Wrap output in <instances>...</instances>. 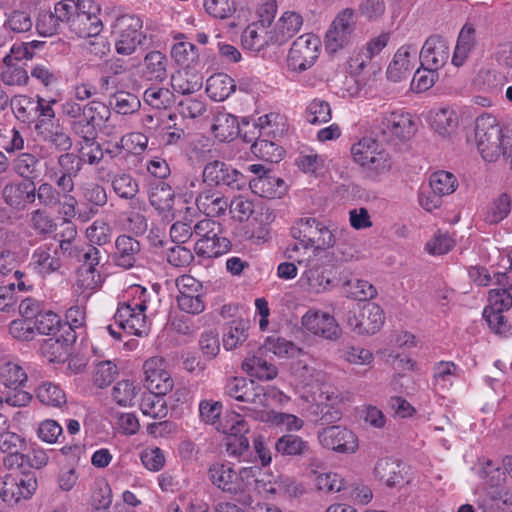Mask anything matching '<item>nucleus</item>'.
Returning <instances> with one entry per match:
<instances>
[{
  "label": "nucleus",
  "instance_id": "9b49d317",
  "mask_svg": "<svg viewBox=\"0 0 512 512\" xmlns=\"http://www.w3.org/2000/svg\"><path fill=\"white\" fill-rule=\"evenodd\" d=\"M203 183L213 187H228L231 190H242L246 184V177L223 161L208 162L202 172Z\"/></svg>",
  "mask_w": 512,
  "mask_h": 512
},
{
  "label": "nucleus",
  "instance_id": "a878e982",
  "mask_svg": "<svg viewBox=\"0 0 512 512\" xmlns=\"http://www.w3.org/2000/svg\"><path fill=\"white\" fill-rule=\"evenodd\" d=\"M249 186L255 194L269 199L281 198L287 189L284 180L270 172L251 179Z\"/></svg>",
  "mask_w": 512,
  "mask_h": 512
},
{
  "label": "nucleus",
  "instance_id": "7ed1b4c3",
  "mask_svg": "<svg viewBox=\"0 0 512 512\" xmlns=\"http://www.w3.org/2000/svg\"><path fill=\"white\" fill-rule=\"evenodd\" d=\"M475 140L482 158L488 162L496 161L504 155V134L497 119L490 114H482L476 119Z\"/></svg>",
  "mask_w": 512,
  "mask_h": 512
},
{
  "label": "nucleus",
  "instance_id": "338daca9",
  "mask_svg": "<svg viewBox=\"0 0 512 512\" xmlns=\"http://www.w3.org/2000/svg\"><path fill=\"white\" fill-rule=\"evenodd\" d=\"M117 374V367L114 363L109 360L100 361L96 364L93 380L96 386L104 388L114 381Z\"/></svg>",
  "mask_w": 512,
  "mask_h": 512
},
{
  "label": "nucleus",
  "instance_id": "680f3d73",
  "mask_svg": "<svg viewBox=\"0 0 512 512\" xmlns=\"http://www.w3.org/2000/svg\"><path fill=\"white\" fill-rule=\"evenodd\" d=\"M35 99L29 96H19L11 102L14 114L23 123H36L37 111H34Z\"/></svg>",
  "mask_w": 512,
  "mask_h": 512
},
{
  "label": "nucleus",
  "instance_id": "f03ea898",
  "mask_svg": "<svg viewBox=\"0 0 512 512\" xmlns=\"http://www.w3.org/2000/svg\"><path fill=\"white\" fill-rule=\"evenodd\" d=\"M194 233L198 238L194 251L199 257L217 258L230 251L231 241L224 235L220 222L205 218L194 225Z\"/></svg>",
  "mask_w": 512,
  "mask_h": 512
},
{
  "label": "nucleus",
  "instance_id": "de8ad7c7",
  "mask_svg": "<svg viewBox=\"0 0 512 512\" xmlns=\"http://www.w3.org/2000/svg\"><path fill=\"white\" fill-rule=\"evenodd\" d=\"M32 258L35 264V268L42 276L54 273L61 267L60 259L52 255L49 248L40 247L36 249Z\"/></svg>",
  "mask_w": 512,
  "mask_h": 512
},
{
  "label": "nucleus",
  "instance_id": "412c9836",
  "mask_svg": "<svg viewBox=\"0 0 512 512\" xmlns=\"http://www.w3.org/2000/svg\"><path fill=\"white\" fill-rule=\"evenodd\" d=\"M449 55L447 41L440 35H432L425 41L419 58L421 65L439 70L447 63Z\"/></svg>",
  "mask_w": 512,
  "mask_h": 512
},
{
  "label": "nucleus",
  "instance_id": "f704fd0d",
  "mask_svg": "<svg viewBox=\"0 0 512 512\" xmlns=\"http://www.w3.org/2000/svg\"><path fill=\"white\" fill-rule=\"evenodd\" d=\"M211 130L219 141L229 142L239 134V123L235 116L220 112L214 116Z\"/></svg>",
  "mask_w": 512,
  "mask_h": 512
},
{
  "label": "nucleus",
  "instance_id": "37998d69",
  "mask_svg": "<svg viewBox=\"0 0 512 512\" xmlns=\"http://www.w3.org/2000/svg\"><path fill=\"white\" fill-rule=\"evenodd\" d=\"M343 293L346 297L366 301L376 296L377 291L372 284L362 279H350L343 284Z\"/></svg>",
  "mask_w": 512,
  "mask_h": 512
},
{
  "label": "nucleus",
  "instance_id": "7c9ffc66",
  "mask_svg": "<svg viewBox=\"0 0 512 512\" xmlns=\"http://www.w3.org/2000/svg\"><path fill=\"white\" fill-rule=\"evenodd\" d=\"M66 335L60 337H51L43 341L40 346L41 354L50 362H60L68 354V347L75 342L76 335L74 333L65 332Z\"/></svg>",
  "mask_w": 512,
  "mask_h": 512
},
{
  "label": "nucleus",
  "instance_id": "2f4dec72",
  "mask_svg": "<svg viewBox=\"0 0 512 512\" xmlns=\"http://www.w3.org/2000/svg\"><path fill=\"white\" fill-rule=\"evenodd\" d=\"M168 58L160 51H150L144 57L143 76L149 81L163 82L168 77Z\"/></svg>",
  "mask_w": 512,
  "mask_h": 512
},
{
  "label": "nucleus",
  "instance_id": "e2e57ef3",
  "mask_svg": "<svg viewBox=\"0 0 512 512\" xmlns=\"http://www.w3.org/2000/svg\"><path fill=\"white\" fill-rule=\"evenodd\" d=\"M36 329L43 335H55L61 327V318L53 311H42L33 322Z\"/></svg>",
  "mask_w": 512,
  "mask_h": 512
},
{
  "label": "nucleus",
  "instance_id": "f8f14e48",
  "mask_svg": "<svg viewBox=\"0 0 512 512\" xmlns=\"http://www.w3.org/2000/svg\"><path fill=\"white\" fill-rule=\"evenodd\" d=\"M224 394L244 406L256 409L265 406V387L245 377H229L224 386Z\"/></svg>",
  "mask_w": 512,
  "mask_h": 512
},
{
  "label": "nucleus",
  "instance_id": "6ab92c4d",
  "mask_svg": "<svg viewBox=\"0 0 512 512\" xmlns=\"http://www.w3.org/2000/svg\"><path fill=\"white\" fill-rule=\"evenodd\" d=\"M4 203L12 209L21 211L36 200L34 182L10 181L4 185L2 192Z\"/></svg>",
  "mask_w": 512,
  "mask_h": 512
},
{
  "label": "nucleus",
  "instance_id": "cd10ccee",
  "mask_svg": "<svg viewBox=\"0 0 512 512\" xmlns=\"http://www.w3.org/2000/svg\"><path fill=\"white\" fill-rule=\"evenodd\" d=\"M417 48L413 45H404L400 47L394 55L393 61L387 69V76L389 79L397 82L408 74L413 65L411 58H416Z\"/></svg>",
  "mask_w": 512,
  "mask_h": 512
},
{
  "label": "nucleus",
  "instance_id": "ea45409f",
  "mask_svg": "<svg viewBox=\"0 0 512 512\" xmlns=\"http://www.w3.org/2000/svg\"><path fill=\"white\" fill-rule=\"evenodd\" d=\"M166 394H157L155 391L143 393L140 402V409L143 414L152 418H163L168 413V407L164 396Z\"/></svg>",
  "mask_w": 512,
  "mask_h": 512
},
{
  "label": "nucleus",
  "instance_id": "58836bf2",
  "mask_svg": "<svg viewBox=\"0 0 512 512\" xmlns=\"http://www.w3.org/2000/svg\"><path fill=\"white\" fill-rule=\"evenodd\" d=\"M149 202L159 213L169 212L174 205V191L167 183L159 182L151 187Z\"/></svg>",
  "mask_w": 512,
  "mask_h": 512
},
{
  "label": "nucleus",
  "instance_id": "aec40b11",
  "mask_svg": "<svg viewBox=\"0 0 512 512\" xmlns=\"http://www.w3.org/2000/svg\"><path fill=\"white\" fill-rule=\"evenodd\" d=\"M195 205L199 212L212 219L226 214L228 198L221 191L207 186L196 196Z\"/></svg>",
  "mask_w": 512,
  "mask_h": 512
},
{
  "label": "nucleus",
  "instance_id": "0e129e2a",
  "mask_svg": "<svg viewBox=\"0 0 512 512\" xmlns=\"http://www.w3.org/2000/svg\"><path fill=\"white\" fill-rule=\"evenodd\" d=\"M422 69H417L412 79V89L417 93L425 92L430 89L438 78L436 69L421 65Z\"/></svg>",
  "mask_w": 512,
  "mask_h": 512
},
{
  "label": "nucleus",
  "instance_id": "a19ab883",
  "mask_svg": "<svg viewBox=\"0 0 512 512\" xmlns=\"http://www.w3.org/2000/svg\"><path fill=\"white\" fill-rule=\"evenodd\" d=\"M249 322L244 319L232 320L223 335L225 349L232 350L248 338Z\"/></svg>",
  "mask_w": 512,
  "mask_h": 512
},
{
  "label": "nucleus",
  "instance_id": "c9c22d12",
  "mask_svg": "<svg viewBox=\"0 0 512 512\" xmlns=\"http://www.w3.org/2000/svg\"><path fill=\"white\" fill-rule=\"evenodd\" d=\"M374 476L388 487H394L404 481L401 464L390 458L377 461Z\"/></svg>",
  "mask_w": 512,
  "mask_h": 512
},
{
  "label": "nucleus",
  "instance_id": "09e8293b",
  "mask_svg": "<svg viewBox=\"0 0 512 512\" xmlns=\"http://www.w3.org/2000/svg\"><path fill=\"white\" fill-rule=\"evenodd\" d=\"M70 26L81 37L97 36L102 29V22L98 14L76 15Z\"/></svg>",
  "mask_w": 512,
  "mask_h": 512
},
{
  "label": "nucleus",
  "instance_id": "4468645a",
  "mask_svg": "<svg viewBox=\"0 0 512 512\" xmlns=\"http://www.w3.org/2000/svg\"><path fill=\"white\" fill-rule=\"evenodd\" d=\"M37 486V479L32 473L23 474L21 477L8 474L0 478V497L8 505L13 506L21 499H30Z\"/></svg>",
  "mask_w": 512,
  "mask_h": 512
},
{
  "label": "nucleus",
  "instance_id": "052dcab7",
  "mask_svg": "<svg viewBox=\"0 0 512 512\" xmlns=\"http://www.w3.org/2000/svg\"><path fill=\"white\" fill-rule=\"evenodd\" d=\"M90 504L92 510H110L112 504V491L109 484L103 480L95 483L92 490Z\"/></svg>",
  "mask_w": 512,
  "mask_h": 512
},
{
  "label": "nucleus",
  "instance_id": "6e6552de",
  "mask_svg": "<svg viewBox=\"0 0 512 512\" xmlns=\"http://www.w3.org/2000/svg\"><path fill=\"white\" fill-rule=\"evenodd\" d=\"M385 316L382 308L376 303L367 302L358 309L349 310L346 325L360 336L374 335L383 326Z\"/></svg>",
  "mask_w": 512,
  "mask_h": 512
},
{
  "label": "nucleus",
  "instance_id": "4c0bfd02",
  "mask_svg": "<svg viewBox=\"0 0 512 512\" xmlns=\"http://www.w3.org/2000/svg\"><path fill=\"white\" fill-rule=\"evenodd\" d=\"M251 152L259 159L271 163H278L282 160L284 150L270 137L258 135L251 145Z\"/></svg>",
  "mask_w": 512,
  "mask_h": 512
},
{
  "label": "nucleus",
  "instance_id": "f257e3e1",
  "mask_svg": "<svg viewBox=\"0 0 512 512\" xmlns=\"http://www.w3.org/2000/svg\"><path fill=\"white\" fill-rule=\"evenodd\" d=\"M258 472L257 467H243L236 471L229 463L215 462L209 466L207 476L223 493L236 496L246 491Z\"/></svg>",
  "mask_w": 512,
  "mask_h": 512
},
{
  "label": "nucleus",
  "instance_id": "603ef678",
  "mask_svg": "<svg viewBox=\"0 0 512 512\" xmlns=\"http://www.w3.org/2000/svg\"><path fill=\"white\" fill-rule=\"evenodd\" d=\"M82 195L92 214L98 213L99 208L105 206L108 201L106 189L97 183L87 184L83 188Z\"/></svg>",
  "mask_w": 512,
  "mask_h": 512
},
{
  "label": "nucleus",
  "instance_id": "393cba45",
  "mask_svg": "<svg viewBox=\"0 0 512 512\" xmlns=\"http://www.w3.org/2000/svg\"><path fill=\"white\" fill-rule=\"evenodd\" d=\"M27 450L25 437L8 429L0 435V451L6 454L3 462L8 468H14L18 459H22L21 453Z\"/></svg>",
  "mask_w": 512,
  "mask_h": 512
},
{
  "label": "nucleus",
  "instance_id": "4be33fe9",
  "mask_svg": "<svg viewBox=\"0 0 512 512\" xmlns=\"http://www.w3.org/2000/svg\"><path fill=\"white\" fill-rule=\"evenodd\" d=\"M140 252V242L129 235L122 234L115 240V250L111 258L114 265L128 270L136 265Z\"/></svg>",
  "mask_w": 512,
  "mask_h": 512
},
{
  "label": "nucleus",
  "instance_id": "69168bd1",
  "mask_svg": "<svg viewBox=\"0 0 512 512\" xmlns=\"http://www.w3.org/2000/svg\"><path fill=\"white\" fill-rule=\"evenodd\" d=\"M167 262L177 268L189 266L194 260L193 252L182 244H175L166 252Z\"/></svg>",
  "mask_w": 512,
  "mask_h": 512
},
{
  "label": "nucleus",
  "instance_id": "c85d7f7f",
  "mask_svg": "<svg viewBox=\"0 0 512 512\" xmlns=\"http://www.w3.org/2000/svg\"><path fill=\"white\" fill-rule=\"evenodd\" d=\"M277 454L288 457H306L311 454V446L301 436L287 433L279 437L274 443Z\"/></svg>",
  "mask_w": 512,
  "mask_h": 512
},
{
  "label": "nucleus",
  "instance_id": "39448f33",
  "mask_svg": "<svg viewBox=\"0 0 512 512\" xmlns=\"http://www.w3.org/2000/svg\"><path fill=\"white\" fill-rule=\"evenodd\" d=\"M291 235L305 248L326 250L334 246L336 239L332 231L314 217L301 218L291 228Z\"/></svg>",
  "mask_w": 512,
  "mask_h": 512
},
{
  "label": "nucleus",
  "instance_id": "c03bdc74",
  "mask_svg": "<svg viewBox=\"0 0 512 512\" xmlns=\"http://www.w3.org/2000/svg\"><path fill=\"white\" fill-rule=\"evenodd\" d=\"M0 381L8 389L22 388L27 382V374L20 365L7 362L0 368Z\"/></svg>",
  "mask_w": 512,
  "mask_h": 512
},
{
  "label": "nucleus",
  "instance_id": "0eeeda50",
  "mask_svg": "<svg viewBox=\"0 0 512 512\" xmlns=\"http://www.w3.org/2000/svg\"><path fill=\"white\" fill-rule=\"evenodd\" d=\"M110 115L109 107L103 102L90 101L83 105L82 115L75 120H71L70 128L76 136L88 144L97 137L96 126L100 122L107 121Z\"/></svg>",
  "mask_w": 512,
  "mask_h": 512
},
{
  "label": "nucleus",
  "instance_id": "49530a36",
  "mask_svg": "<svg viewBox=\"0 0 512 512\" xmlns=\"http://www.w3.org/2000/svg\"><path fill=\"white\" fill-rule=\"evenodd\" d=\"M458 186L456 177L447 171H437L431 174L429 179V187L437 193L441 198L445 195L453 193Z\"/></svg>",
  "mask_w": 512,
  "mask_h": 512
},
{
  "label": "nucleus",
  "instance_id": "774afa93",
  "mask_svg": "<svg viewBox=\"0 0 512 512\" xmlns=\"http://www.w3.org/2000/svg\"><path fill=\"white\" fill-rule=\"evenodd\" d=\"M83 164L84 159L69 151L63 152L57 158V165L59 167L58 172L74 177H77L80 174Z\"/></svg>",
  "mask_w": 512,
  "mask_h": 512
},
{
  "label": "nucleus",
  "instance_id": "423d86ee",
  "mask_svg": "<svg viewBox=\"0 0 512 512\" xmlns=\"http://www.w3.org/2000/svg\"><path fill=\"white\" fill-rule=\"evenodd\" d=\"M351 154L354 162L367 171L379 174L391 168L388 152L374 138H361L351 146Z\"/></svg>",
  "mask_w": 512,
  "mask_h": 512
},
{
  "label": "nucleus",
  "instance_id": "13d9d810",
  "mask_svg": "<svg viewBox=\"0 0 512 512\" xmlns=\"http://www.w3.org/2000/svg\"><path fill=\"white\" fill-rule=\"evenodd\" d=\"M306 119L311 124H322L329 122L331 120L330 104L322 99H313L307 105Z\"/></svg>",
  "mask_w": 512,
  "mask_h": 512
},
{
  "label": "nucleus",
  "instance_id": "e433bc0d",
  "mask_svg": "<svg viewBox=\"0 0 512 512\" xmlns=\"http://www.w3.org/2000/svg\"><path fill=\"white\" fill-rule=\"evenodd\" d=\"M235 89V81L225 73H217L207 79L206 92L214 101H224Z\"/></svg>",
  "mask_w": 512,
  "mask_h": 512
},
{
  "label": "nucleus",
  "instance_id": "5701e85b",
  "mask_svg": "<svg viewBox=\"0 0 512 512\" xmlns=\"http://www.w3.org/2000/svg\"><path fill=\"white\" fill-rule=\"evenodd\" d=\"M34 129L37 135L55 150L65 152L72 148V138L58 122L34 125Z\"/></svg>",
  "mask_w": 512,
  "mask_h": 512
},
{
  "label": "nucleus",
  "instance_id": "20e7f679",
  "mask_svg": "<svg viewBox=\"0 0 512 512\" xmlns=\"http://www.w3.org/2000/svg\"><path fill=\"white\" fill-rule=\"evenodd\" d=\"M139 293L137 300L120 304L115 315V322L119 328L129 335L138 337L146 336L149 333V324L145 312L149 309L148 292L144 287H137Z\"/></svg>",
  "mask_w": 512,
  "mask_h": 512
},
{
  "label": "nucleus",
  "instance_id": "4d7b16f0",
  "mask_svg": "<svg viewBox=\"0 0 512 512\" xmlns=\"http://www.w3.org/2000/svg\"><path fill=\"white\" fill-rule=\"evenodd\" d=\"M431 127L440 135H446L456 127V116L449 108H441L430 115Z\"/></svg>",
  "mask_w": 512,
  "mask_h": 512
},
{
  "label": "nucleus",
  "instance_id": "8fccbe9b",
  "mask_svg": "<svg viewBox=\"0 0 512 512\" xmlns=\"http://www.w3.org/2000/svg\"><path fill=\"white\" fill-rule=\"evenodd\" d=\"M36 396L40 402L53 407H61L66 404L64 391L51 382L41 384L36 390Z\"/></svg>",
  "mask_w": 512,
  "mask_h": 512
},
{
  "label": "nucleus",
  "instance_id": "f3484780",
  "mask_svg": "<svg viewBox=\"0 0 512 512\" xmlns=\"http://www.w3.org/2000/svg\"><path fill=\"white\" fill-rule=\"evenodd\" d=\"M144 385L148 391L167 394L173 388V380L166 370V362L162 357H151L143 364Z\"/></svg>",
  "mask_w": 512,
  "mask_h": 512
},
{
  "label": "nucleus",
  "instance_id": "864d4df0",
  "mask_svg": "<svg viewBox=\"0 0 512 512\" xmlns=\"http://www.w3.org/2000/svg\"><path fill=\"white\" fill-rule=\"evenodd\" d=\"M242 411H244L246 416L251 417L256 421H260L272 426H282L285 424V420L288 413L277 412L274 410H262L256 409L255 407L250 406H240Z\"/></svg>",
  "mask_w": 512,
  "mask_h": 512
},
{
  "label": "nucleus",
  "instance_id": "bf43d9fd",
  "mask_svg": "<svg viewBox=\"0 0 512 512\" xmlns=\"http://www.w3.org/2000/svg\"><path fill=\"white\" fill-rule=\"evenodd\" d=\"M113 102L110 104L114 106L118 114L129 115L137 112L141 106L138 97L132 93L120 91L116 92L113 97Z\"/></svg>",
  "mask_w": 512,
  "mask_h": 512
},
{
  "label": "nucleus",
  "instance_id": "2eb2a0df",
  "mask_svg": "<svg viewBox=\"0 0 512 512\" xmlns=\"http://www.w3.org/2000/svg\"><path fill=\"white\" fill-rule=\"evenodd\" d=\"M303 327L325 340L338 341L343 334L336 319L326 312L309 310L302 317Z\"/></svg>",
  "mask_w": 512,
  "mask_h": 512
},
{
  "label": "nucleus",
  "instance_id": "79ce46f5",
  "mask_svg": "<svg viewBox=\"0 0 512 512\" xmlns=\"http://www.w3.org/2000/svg\"><path fill=\"white\" fill-rule=\"evenodd\" d=\"M474 28L471 25H465L458 36V41L452 56V63L455 66H461L468 58V55L474 45Z\"/></svg>",
  "mask_w": 512,
  "mask_h": 512
},
{
  "label": "nucleus",
  "instance_id": "72a5a7b5",
  "mask_svg": "<svg viewBox=\"0 0 512 512\" xmlns=\"http://www.w3.org/2000/svg\"><path fill=\"white\" fill-rule=\"evenodd\" d=\"M113 192L123 200H133L139 193V183L128 172L108 173Z\"/></svg>",
  "mask_w": 512,
  "mask_h": 512
},
{
  "label": "nucleus",
  "instance_id": "dca6fc26",
  "mask_svg": "<svg viewBox=\"0 0 512 512\" xmlns=\"http://www.w3.org/2000/svg\"><path fill=\"white\" fill-rule=\"evenodd\" d=\"M320 444L338 453H354L358 449L356 435L346 427L329 426L318 432Z\"/></svg>",
  "mask_w": 512,
  "mask_h": 512
},
{
  "label": "nucleus",
  "instance_id": "bb28decb",
  "mask_svg": "<svg viewBox=\"0 0 512 512\" xmlns=\"http://www.w3.org/2000/svg\"><path fill=\"white\" fill-rule=\"evenodd\" d=\"M107 145L103 147L104 156H109L110 159L119 157L123 150H127L134 154L143 152L147 147V139L139 133H131L124 135L119 141L112 143L107 142Z\"/></svg>",
  "mask_w": 512,
  "mask_h": 512
},
{
  "label": "nucleus",
  "instance_id": "3c124183",
  "mask_svg": "<svg viewBox=\"0 0 512 512\" xmlns=\"http://www.w3.org/2000/svg\"><path fill=\"white\" fill-rule=\"evenodd\" d=\"M143 99L152 108L167 109L174 103V94L168 88L150 87L145 90Z\"/></svg>",
  "mask_w": 512,
  "mask_h": 512
},
{
  "label": "nucleus",
  "instance_id": "473e14b6",
  "mask_svg": "<svg viewBox=\"0 0 512 512\" xmlns=\"http://www.w3.org/2000/svg\"><path fill=\"white\" fill-rule=\"evenodd\" d=\"M262 354L263 352L259 351V355L246 358L242 362V369L251 377L262 381H269L276 378L278 369L274 364L264 359Z\"/></svg>",
  "mask_w": 512,
  "mask_h": 512
},
{
  "label": "nucleus",
  "instance_id": "ddd939ff",
  "mask_svg": "<svg viewBox=\"0 0 512 512\" xmlns=\"http://www.w3.org/2000/svg\"><path fill=\"white\" fill-rule=\"evenodd\" d=\"M355 28V11L351 8H345L335 17L326 32V49L330 53H335L347 46L355 32Z\"/></svg>",
  "mask_w": 512,
  "mask_h": 512
},
{
  "label": "nucleus",
  "instance_id": "9d476101",
  "mask_svg": "<svg viewBox=\"0 0 512 512\" xmlns=\"http://www.w3.org/2000/svg\"><path fill=\"white\" fill-rule=\"evenodd\" d=\"M320 40L317 36L307 33L299 36L292 44L287 66L293 72H304L311 68L319 57Z\"/></svg>",
  "mask_w": 512,
  "mask_h": 512
},
{
  "label": "nucleus",
  "instance_id": "1a4fd4ad",
  "mask_svg": "<svg viewBox=\"0 0 512 512\" xmlns=\"http://www.w3.org/2000/svg\"><path fill=\"white\" fill-rule=\"evenodd\" d=\"M375 130L386 141L399 140L405 142L414 136L416 122L408 112L392 111L382 115L375 126Z\"/></svg>",
  "mask_w": 512,
  "mask_h": 512
},
{
  "label": "nucleus",
  "instance_id": "5fc2aeb1",
  "mask_svg": "<svg viewBox=\"0 0 512 512\" xmlns=\"http://www.w3.org/2000/svg\"><path fill=\"white\" fill-rule=\"evenodd\" d=\"M39 162L40 160L36 155L22 152L13 160V170L19 177L35 178Z\"/></svg>",
  "mask_w": 512,
  "mask_h": 512
},
{
  "label": "nucleus",
  "instance_id": "c756f323",
  "mask_svg": "<svg viewBox=\"0 0 512 512\" xmlns=\"http://www.w3.org/2000/svg\"><path fill=\"white\" fill-rule=\"evenodd\" d=\"M241 40L243 47L253 52H260L267 46L273 45L270 41V31H267L264 20L248 25L242 33Z\"/></svg>",
  "mask_w": 512,
  "mask_h": 512
},
{
  "label": "nucleus",
  "instance_id": "b1692460",
  "mask_svg": "<svg viewBox=\"0 0 512 512\" xmlns=\"http://www.w3.org/2000/svg\"><path fill=\"white\" fill-rule=\"evenodd\" d=\"M302 17L295 12H285L270 30L273 45H282L291 39L301 28Z\"/></svg>",
  "mask_w": 512,
  "mask_h": 512
},
{
  "label": "nucleus",
  "instance_id": "6e6d98bb",
  "mask_svg": "<svg viewBox=\"0 0 512 512\" xmlns=\"http://www.w3.org/2000/svg\"><path fill=\"white\" fill-rule=\"evenodd\" d=\"M69 256L82 263L81 268H96L100 262V250L92 244L75 246Z\"/></svg>",
  "mask_w": 512,
  "mask_h": 512
},
{
  "label": "nucleus",
  "instance_id": "a211bd4d",
  "mask_svg": "<svg viewBox=\"0 0 512 512\" xmlns=\"http://www.w3.org/2000/svg\"><path fill=\"white\" fill-rule=\"evenodd\" d=\"M123 28L115 42V50L120 55H131L138 45L142 44L145 35L142 32V21L136 16H124L121 19Z\"/></svg>",
  "mask_w": 512,
  "mask_h": 512
},
{
  "label": "nucleus",
  "instance_id": "a18cd8bd",
  "mask_svg": "<svg viewBox=\"0 0 512 512\" xmlns=\"http://www.w3.org/2000/svg\"><path fill=\"white\" fill-rule=\"evenodd\" d=\"M512 200L507 193H501L487 208L485 221L489 224H498L511 212Z\"/></svg>",
  "mask_w": 512,
  "mask_h": 512
}]
</instances>
